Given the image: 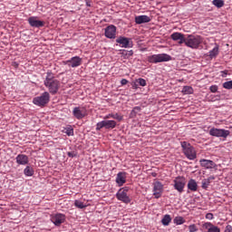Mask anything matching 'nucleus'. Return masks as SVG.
Wrapping results in <instances>:
<instances>
[{
	"instance_id": "obj_1",
	"label": "nucleus",
	"mask_w": 232,
	"mask_h": 232,
	"mask_svg": "<svg viewBox=\"0 0 232 232\" xmlns=\"http://www.w3.org/2000/svg\"><path fill=\"white\" fill-rule=\"evenodd\" d=\"M44 86L48 89L50 94L55 95L60 90L61 82L55 79V75L53 72H47Z\"/></svg>"
},
{
	"instance_id": "obj_2",
	"label": "nucleus",
	"mask_w": 232,
	"mask_h": 232,
	"mask_svg": "<svg viewBox=\"0 0 232 232\" xmlns=\"http://www.w3.org/2000/svg\"><path fill=\"white\" fill-rule=\"evenodd\" d=\"M181 148L184 155L188 158V160H194L197 159V152L193 145L189 144V142L183 140L181 142Z\"/></svg>"
},
{
	"instance_id": "obj_3",
	"label": "nucleus",
	"mask_w": 232,
	"mask_h": 232,
	"mask_svg": "<svg viewBox=\"0 0 232 232\" xmlns=\"http://www.w3.org/2000/svg\"><path fill=\"white\" fill-rule=\"evenodd\" d=\"M203 43V37L199 35L188 34L186 37V46L197 50L199 48L200 44Z\"/></svg>"
},
{
	"instance_id": "obj_4",
	"label": "nucleus",
	"mask_w": 232,
	"mask_h": 232,
	"mask_svg": "<svg viewBox=\"0 0 232 232\" xmlns=\"http://www.w3.org/2000/svg\"><path fill=\"white\" fill-rule=\"evenodd\" d=\"M116 126H117V121L104 117L102 121L97 122L96 130H102V129L103 128L107 130H111V129H115Z\"/></svg>"
},
{
	"instance_id": "obj_5",
	"label": "nucleus",
	"mask_w": 232,
	"mask_h": 232,
	"mask_svg": "<svg viewBox=\"0 0 232 232\" xmlns=\"http://www.w3.org/2000/svg\"><path fill=\"white\" fill-rule=\"evenodd\" d=\"M50 99H51L50 92H43L38 97H34L33 100V103L36 104V106L44 107L46 106V104L50 102Z\"/></svg>"
},
{
	"instance_id": "obj_6",
	"label": "nucleus",
	"mask_w": 232,
	"mask_h": 232,
	"mask_svg": "<svg viewBox=\"0 0 232 232\" xmlns=\"http://www.w3.org/2000/svg\"><path fill=\"white\" fill-rule=\"evenodd\" d=\"M172 57L169 54L161 53V54H153L149 55L148 61L150 63H160V62H169L171 61Z\"/></svg>"
},
{
	"instance_id": "obj_7",
	"label": "nucleus",
	"mask_w": 232,
	"mask_h": 232,
	"mask_svg": "<svg viewBox=\"0 0 232 232\" xmlns=\"http://www.w3.org/2000/svg\"><path fill=\"white\" fill-rule=\"evenodd\" d=\"M130 188L123 187V188H120L116 194V198L118 200H121L123 203H130L131 198L129 196Z\"/></svg>"
},
{
	"instance_id": "obj_8",
	"label": "nucleus",
	"mask_w": 232,
	"mask_h": 232,
	"mask_svg": "<svg viewBox=\"0 0 232 232\" xmlns=\"http://www.w3.org/2000/svg\"><path fill=\"white\" fill-rule=\"evenodd\" d=\"M174 188L179 192V193H183L184 188L186 187V178L183 176H178L177 178L174 179Z\"/></svg>"
},
{
	"instance_id": "obj_9",
	"label": "nucleus",
	"mask_w": 232,
	"mask_h": 232,
	"mask_svg": "<svg viewBox=\"0 0 232 232\" xmlns=\"http://www.w3.org/2000/svg\"><path fill=\"white\" fill-rule=\"evenodd\" d=\"M209 134L211 137L218 138H227L230 135V130H226V129H217L216 127H212L209 130Z\"/></svg>"
},
{
	"instance_id": "obj_10",
	"label": "nucleus",
	"mask_w": 232,
	"mask_h": 232,
	"mask_svg": "<svg viewBox=\"0 0 232 232\" xmlns=\"http://www.w3.org/2000/svg\"><path fill=\"white\" fill-rule=\"evenodd\" d=\"M163 189H164V185L162 182H160L157 180L156 182L153 183V196L155 198H161L163 194Z\"/></svg>"
},
{
	"instance_id": "obj_11",
	"label": "nucleus",
	"mask_w": 232,
	"mask_h": 232,
	"mask_svg": "<svg viewBox=\"0 0 232 232\" xmlns=\"http://www.w3.org/2000/svg\"><path fill=\"white\" fill-rule=\"evenodd\" d=\"M72 115L77 120H82V118L86 117V115H87L86 107H74L73 111H72Z\"/></svg>"
},
{
	"instance_id": "obj_12",
	"label": "nucleus",
	"mask_w": 232,
	"mask_h": 232,
	"mask_svg": "<svg viewBox=\"0 0 232 232\" xmlns=\"http://www.w3.org/2000/svg\"><path fill=\"white\" fill-rule=\"evenodd\" d=\"M66 220V216L64 214H54L51 217V221L55 225V227H61L62 223H64Z\"/></svg>"
},
{
	"instance_id": "obj_13",
	"label": "nucleus",
	"mask_w": 232,
	"mask_h": 232,
	"mask_svg": "<svg viewBox=\"0 0 232 232\" xmlns=\"http://www.w3.org/2000/svg\"><path fill=\"white\" fill-rule=\"evenodd\" d=\"M65 65L72 66V68H76L77 66L82 65V60L78 55L72 57L70 60H66L64 62Z\"/></svg>"
},
{
	"instance_id": "obj_14",
	"label": "nucleus",
	"mask_w": 232,
	"mask_h": 232,
	"mask_svg": "<svg viewBox=\"0 0 232 232\" xmlns=\"http://www.w3.org/2000/svg\"><path fill=\"white\" fill-rule=\"evenodd\" d=\"M28 23L31 25V27H35V28H41V27H44V21H40L39 19H37L36 16H31L30 18H28Z\"/></svg>"
},
{
	"instance_id": "obj_15",
	"label": "nucleus",
	"mask_w": 232,
	"mask_h": 232,
	"mask_svg": "<svg viewBox=\"0 0 232 232\" xmlns=\"http://www.w3.org/2000/svg\"><path fill=\"white\" fill-rule=\"evenodd\" d=\"M116 43L120 44V45L124 48H130L133 45L131 39L124 36L118 37V39H116Z\"/></svg>"
},
{
	"instance_id": "obj_16",
	"label": "nucleus",
	"mask_w": 232,
	"mask_h": 232,
	"mask_svg": "<svg viewBox=\"0 0 232 232\" xmlns=\"http://www.w3.org/2000/svg\"><path fill=\"white\" fill-rule=\"evenodd\" d=\"M104 34L106 37H109V39H115L117 36V27H115V25H109L105 28Z\"/></svg>"
},
{
	"instance_id": "obj_17",
	"label": "nucleus",
	"mask_w": 232,
	"mask_h": 232,
	"mask_svg": "<svg viewBox=\"0 0 232 232\" xmlns=\"http://www.w3.org/2000/svg\"><path fill=\"white\" fill-rule=\"evenodd\" d=\"M125 171H120L116 176V184H118L119 187H122L124 184H126V176Z\"/></svg>"
},
{
	"instance_id": "obj_18",
	"label": "nucleus",
	"mask_w": 232,
	"mask_h": 232,
	"mask_svg": "<svg viewBox=\"0 0 232 232\" xmlns=\"http://www.w3.org/2000/svg\"><path fill=\"white\" fill-rule=\"evenodd\" d=\"M16 162L19 166H27V164H29V158L27 154H17Z\"/></svg>"
},
{
	"instance_id": "obj_19",
	"label": "nucleus",
	"mask_w": 232,
	"mask_h": 232,
	"mask_svg": "<svg viewBox=\"0 0 232 232\" xmlns=\"http://www.w3.org/2000/svg\"><path fill=\"white\" fill-rule=\"evenodd\" d=\"M199 162H200V166L204 167L207 169H215V167L217 166L214 160H200Z\"/></svg>"
},
{
	"instance_id": "obj_20",
	"label": "nucleus",
	"mask_w": 232,
	"mask_h": 232,
	"mask_svg": "<svg viewBox=\"0 0 232 232\" xmlns=\"http://www.w3.org/2000/svg\"><path fill=\"white\" fill-rule=\"evenodd\" d=\"M203 227L207 229L208 232H220V227L213 225V223H210L209 221L204 223Z\"/></svg>"
},
{
	"instance_id": "obj_21",
	"label": "nucleus",
	"mask_w": 232,
	"mask_h": 232,
	"mask_svg": "<svg viewBox=\"0 0 232 232\" xmlns=\"http://www.w3.org/2000/svg\"><path fill=\"white\" fill-rule=\"evenodd\" d=\"M151 18L148 16L147 14H140L139 16H135V23L136 24H145V23H150Z\"/></svg>"
},
{
	"instance_id": "obj_22",
	"label": "nucleus",
	"mask_w": 232,
	"mask_h": 232,
	"mask_svg": "<svg viewBox=\"0 0 232 232\" xmlns=\"http://www.w3.org/2000/svg\"><path fill=\"white\" fill-rule=\"evenodd\" d=\"M215 179V176H210L208 179H203L201 181V188L208 189L209 185L211 184V180Z\"/></svg>"
},
{
	"instance_id": "obj_23",
	"label": "nucleus",
	"mask_w": 232,
	"mask_h": 232,
	"mask_svg": "<svg viewBox=\"0 0 232 232\" xmlns=\"http://www.w3.org/2000/svg\"><path fill=\"white\" fill-rule=\"evenodd\" d=\"M188 188L190 189L191 191H198V183L196 182L195 179H190L188 180Z\"/></svg>"
},
{
	"instance_id": "obj_24",
	"label": "nucleus",
	"mask_w": 232,
	"mask_h": 232,
	"mask_svg": "<svg viewBox=\"0 0 232 232\" xmlns=\"http://www.w3.org/2000/svg\"><path fill=\"white\" fill-rule=\"evenodd\" d=\"M219 54V46H215L211 51L208 53V56L210 59H214L215 57L218 56Z\"/></svg>"
},
{
	"instance_id": "obj_25",
	"label": "nucleus",
	"mask_w": 232,
	"mask_h": 232,
	"mask_svg": "<svg viewBox=\"0 0 232 232\" xmlns=\"http://www.w3.org/2000/svg\"><path fill=\"white\" fill-rule=\"evenodd\" d=\"M171 216H169V214H166L161 219V223L163 227H169V223H171Z\"/></svg>"
},
{
	"instance_id": "obj_26",
	"label": "nucleus",
	"mask_w": 232,
	"mask_h": 232,
	"mask_svg": "<svg viewBox=\"0 0 232 232\" xmlns=\"http://www.w3.org/2000/svg\"><path fill=\"white\" fill-rule=\"evenodd\" d=\"M34 169L33 167H30V165H27L25 169H24V175L25 176H34Z\"/></svg>"
},
{
	"instance_id": "obj_27",
	"label": "nucleus",
	"mask_w": 232,
	"mask_h": 232,
	"mask_svg": "<svg viewBox=\"0 0 232 232\" xmlns=\"http://www.w3.org/2000/svg\"><path fill=\"white\" fill-rule=\"evenodd\" d=\"M185 222H186V220H185L184 217H182V216H178V217H175V218H174V223L176 225H183V223H185Z\"/></svg>"
},
{
	"instance_id": "obj_28",
	"label": "nucleus",
	"mask_w": 232,
	"mask_h": 232,
	"mask_svg": "<svg viewBox=\"0 0 232 232\" xmlns=\"http://www.w3.org/2000/svg\"><path fill=\"white\" fill-rule=\"evenodd\" d=\"M182 92L183 94H193L194 89L191 86H184Z\"/></svg>"
},
{
	"instance_id": "obj_29",
	"label": "nucleus",
	"mask_w": 232,
	"mask_h": 232,
	"mask_svg": "<svg viewBox=\"0 0 232 232\" xmlns=\"http://www.w3.org/2000/svg\"><path fill=\"white\" fill-rule=\"evenodd\" d=\"M212 5L220 9L221 7H224L225 2L223 0H213Z\"/></svg>"
},
{
	"instance_id": "obj_30",
	"label": "nucleus",
	"mask_w": 232,
	"mask_h": 232,
	"mask_svg": "<svg viewBox=\"0 0 232 232\" xmlns=\"http://www.w3.org/2000/svg\"><path fill=\"white\" fill-rule=\"evenodd\" d=\"M182 38V33L175 32L171 34V39L173 41H179Z\"/></svg>"
},
{
	"instance_id": "obj_31",
	"label": "nucleus",
	"mask_w": 232,
	"mask_h": 232,
	"mask_svg": "<svg viewBox=\"0 0 232 232\" xmlns=\"http://www.w3.org/2000/svg\"><path fill=\"white\" fill-rule=\"evenodd\" d=\"M65 133H66V135H68V137H73L74 130H73L72 127H67V129H65Z\"/></svg>"
},
{
	"instance_id": "obj_32",
	"label": "nucleus",
	"mask_w": 232,
	"mask_h": 232,
	"mask_svg": "<svg viewBox=\"0 0 232 232\" xmlns=\"http://www.w3.org/2000/svg\"><path fill=\"white\" fill-rule=\"evenodd\" d=\"M74 207L82 209L83 208H86V205H84L83 202H81V200H74Z\"/></svg>"
},
{
	"instance_id": "obj_33",
	"label": "nucleus",
	"mask_w": 232,
	"mask_h": 232,
	"mask_svg": "<svg viewBox=\"0 0 232 232\" xmlns=\"http://www.w3.org/2000/svg\"><path fill=\"white\" fill-rule=\"evenodd\" d=\"M223 88L226 90H232V80L229 82H225V83H223Z\"/></svg>"
},
{
	"instance_id": "obj_34",
	"label": "nucleus",
	"mask_w": 232,
	"mask_h": 232,
	"mask_svg": "<svg viewBox=\"0 0 232 232\" xmlns=\"http://www.w3.org/2000/svg\"><path fill=\"white\" fill-rule=\"evenodd\" d=\"M140 111H141V107H140V106H135V107H133V109H132L130 114H131V115H137V113L140 112Z\"/></svg>"
},
{
	"instance_id": "obj_35",
	"label": "nucleus",
	"mask_w": 232,
	"mask_h": 232,
	"mask_svg": "<svg viewBox=\"0 0 232 232\" xmlns=\"http://www.w3.org/2000/svg\"><path fill=\"white\" fill-rule=\"evenodd\" d=\"M198 227L197 225L193 224L188 226V232H198Z\"/></svg>"
},
{
	"instance_id": "obj_36",
	"label": "nucleus",
	"mask_w": 232,
	"mask_h": 232,
	"mask_svg": "<svg viewBox=\"0 0 232 232\" xmlns=\"http://www.w3.org/2000/svg\"><path fill=\"white\" fill-rule=\"evenodd\" d=\"M136 82L138 84H140V86H146L147 85V82L145 79L140 78L136 80Z\"/></svg>"
},
{
	"instance_id": "obj_37",
	"label": "nucleus",
	"mask_w": 232,
	"mask_h": 232,
	"mask_svg": "<svg viewBox=\"0 0 232 232\" xmlns=\"http://www.w3.org/2000/svg\"><path fill=\"white\" fill-rule=\"evenodd\" d=\"M179 45H182V44H185L187 45V37H185V34H182L181 33V38L179 41Z\"/></svg>"
},
{
	"instance_id": "obj_38",
	"label": "nucleus",
	"mask_w": 232,
	"mask_h": 232,
	"mask_svg": "<svg viewBox=\"0 0 232 232\" xmlns=\"http://www.w3.org/2000/svg\"><path fill=\"white\" fill-rule=\"evenodd\" d=\"M113 119L118 120V121H122L123 116L120 115L119 113H113Z\"/></svg>"
},
{
	"instance_id": "obj_39",
	"label": "nucleus",
	"mask_w": 232,
	"mask_h": 232,
	"mask_svg": "<svg viewBox=\"0 0 232 232\" xmlns=\"http://www.w3.org/2000/svg\"><path fill=\"white\" fill-rule=\"evenodd\" d=\"M210 91L211 92H218V86L217 84H212V86H210Z\"/></svg>"
},
{
	"instance_id": "obj_40",
	"label": "nucleus",
	"mask_w": 232,
	"mask_h": 232,
	"mask_svg": "<svg viewBox=\"0 0 232 232\" xmlns=\"http://www.w3.org/2000/svg\"><path fill=\"white\" fill-rule=\"evenodd\" d=\"M206 218H208V220H213L214 214L212 212H208V214H206Z\"/></svg>"
},
{
	"instance_id": "obj_41",
	"label": "nucleus",
	"mask_w": 232,
	"mask_h": 232,
	"mask_svg": "<svg viewBox=\"0 0 232 232\" xmlns=\"http://www.w3.org/2000/svg\"><path fill=\"white\" fill-rule=\"evenodd\" d=\"M224 232H232V226L227 225Z\"/></svg>"
},
{
	"instance_id": "obj_42",
	"label": "nucleus",
	"mask_w": 232,
	"mask_h": 232,
	"mask_svg": "<svg viewBox=\"0 0 232 232\" xmlns=\"http://www.w3.org/2000/svg\"><path fill=\"white\" fill-rule=\"evenodd\" d=\"M132 54H134V52L132 50L125 52V56H132Z\"/></svg>"
},
{
	"instance_id": "obj_43",
	"label": "nucleus",
	"mask_w": 232,
	"mask_h": 232,
	"mask_svg": "<svg viewBox=\"0 0 232 232\" xmlns=\"http://www.w3.org/2000/svg\"><path fill=\"white\" fill-rule=\"evenodd\" d=\"M227 74H228L227 69H225V71H221V76L222 77H227Z\"/></svg>"
},
{
	"instance_id": "obj_44",
	"label": "nucleus",
	"mask_w": 232,
	"mask_h": 232,
	"mask_svg": "<svg viewBox=\"0 0 232 232\" xmlns=\"http://www.w3.org/2000/svg\"><path fill=\"white\" fill-rule=\"evenodd\" d=\"M67 155H68L70 158H74L75 153H74V151H68Z\"/></svg>"
},
{
	"instance_id": "obj_45",
	"label": "nucleus",
	"mask_w": 232,
	"mask_h": 232,
	"mask_svg": "<svg viewBox=\"0 0 232 232\" xmlns=\"http://www.w3.org/2000/svg\"><path fill=\"white\" fill-rule=\"evenodd\" d=\"M131 85H132V89L133 90H138L139 86H138V84L136 82L131 83Z\"/></svg>"
},
{
	"instance_id": "obj_46",
	"label": "nucleus",
	"mask_w": 232,
	"mask_h": 232,
	"mask_svg": "<svg viewBox=\"0 0 232 232\" xmlns=\"http://www.w3.org/2000/svg\"><path fill=\"white\" fill-rule=\"evenodd\" d=\"M121 84H127V83H129V80L122 79V80L121 81Z\"/></svg>"
},
{
	"instance_id": "obj_47",
	"label": "nucleus",
	"mask_w": 232,
	"mask_h": 232,
	"mask_svg": "<svg viewBox=\"0 0 232 232\" xmlns=\"http://www.w3.org/2000/svg\"><path fill=\"white\" fill-rule=\"evenodd\" d=\"M104 118H114V113H109L108 115H105Z\"/></svg>"
},
{
	"instance_id": "obj_48",
	"label": "nucleus",
	"mask_w": 232,
	"mask_h": 232,
	"mask_svg": "<svg viewBox=\"0 0 232 232\" xmlns=\"http://www.w3.org/2000/svg\"><path fill=\"white\" fill-rule=\"evenodd\" d=\"M86 5H87L88 7H92V1H91V0H87V1H86Z\"/></svg>"
}]
</instances>
